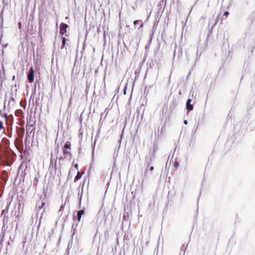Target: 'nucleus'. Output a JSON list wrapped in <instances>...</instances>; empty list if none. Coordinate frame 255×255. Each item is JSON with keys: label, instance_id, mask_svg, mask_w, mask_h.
<instances>
[{"label": "nucleus", "instance_id": "obj_1", "mask_svg": "<svg viewBox=\"0 0 255 255\" xmlns=\"http://www.w3.org/2000/svg\"><path fill=\"white\" fill-rule=\"evenodd\" d=\"M68 25L65 23H61L60 26V33L63 35L67 31Z\"/></svg>", "mask_w": 255, "mask_h": 255}, {"label": "nucleus", "instance_id": "obj_2", "mask_svg": "<svg viewBox=\"0 0 255 255\" xmlns=\"http://www.w3.org/2000/svg\"><path fill=\"white\" fill-rule=\"evenodd\" d=\"M27 78L29 82L32 83L33 81V69L32 68H31L30 69V72L27 76Z\"/></svg>", "mask_w": 255, "mask_h": 255}, {"label": "nucleus", "instance_id": "obj_3", "mask_svg": "<svg viewBox=\"0 0 255 255\" xmlns=\"http://www.w3.org/2000/svg\"><path fill=\"white\" fill-rule=\"evenodd\" d=\"M191 101V99H188L187 102V103H186L187 109L190 111H191L193 110V106H192V105H191L190 104Z\"/></svg>", "mask_w": 255, "mask_h": 255}, {"label": "nucleus", "instance_id": "obj_4", "mask_svg": "<svg viewBox=\"0 0 255 255\" xmlns=\"http://www.w3.org/2000/svg\"><path fill=\"white\" fill-rule=\"evenodd\" d=\"M84 214V211L83 210H80L78 212V213H77V217H78V220H79V221H80V218L82 216V215Z\"/></svg>", "mask_w": 255, "mask_h": 255}, {"label": "nucleus", "instance_id": "obj_5", "mask_svg": "<svg viewBox=\"0 0 255 255\" xmlns=\"http://www.w3.org/2000/svg\"><path fill=\"white\" fill-rule=\"evenodd\" d=\"M71 144L69 142H67L64 145L65 148H70Z\"/></svg>", "mask_w": 255, "mask_h": 255}, {"label": "nucleus", "instance_id": "obj_6", "mask_svg": "<svg viewBox=\"0 0 255 255\" xmlns=\"http://www.w3.org/2000/svg\"><path fill=\"white\" fill-rule=\"evenodd\" d=\"M65 43H66V39H65V38L64 37L62 38V46L61 47V48H63L65 46Z\"/></svg>", "mask_w": 255, "mask_h": 255}, {"label": "nucleus", "instance_id": "obj_7", "mask_svg": "<svg viewBox=\"0 0 255 255\" xmlns=\"http://www.w3.org/2000/svg\"><path fill=\"white\" fill-rule=\"evenodd\" d=\"M80 178H81V175H80L79 173L78 172L76 177V179L78 180V179H79Z\"/></svg>", "mask_w": 255, "mask_h": 255}, {"label": "nucleus", "instance_id": "obj_8", "mask_svg": "<svg viewBox=\"0 0 255 255\" xmlns=\"http://www.w3.org/2000/svg\"><path fill=\"white\" fill-rule=\"evenodd\" d=\"M3 128V124H2V123L0 121V128Z\"/></svg>", "mask_w": 255, "mask_h": 255}, {"label": "nucleus", "instance_id": "obj_9", "mask_svg": "<svg viewBox=\"0 0 255 255\" xmlns=\"http://www.w3.org/2000/svg\"><path fill=\"white\" fill-rule=\"evenodd\" d=\"M74 166H75V168H76L77 169V168H78V164H75L74 165Z\"/></svg>", "mask_w": 255, "mask_h": 255}, {"label": "nucleus", "instance_id": "obj_10", "mask_svg": "<svg viewBox=\"0 0 255 255\" xmlns=\"http://www.w3.org/2000/svg\"><path fill=\"white\" fill-rule=\"evenodd\" d=\"M138 21L137 20H135L134 22H133V23L134 24H136L137 23Z\"/></svg>", "mask_w": 255, "mask_h": 255}, {"label": "nucleus", "instance_id": "obj_11", "mask_svg": "<svg viewBox=\"0 0 255 255\" xmlns=\"http://www.w3.org/2000/svg\"><path fill=\"white\" fill-rule=\"evenodd\" d=\"M184 123L185 124V125H187V121L186 120H185L184 121Z\"/></svg>", "mask_w": 255, "mask_h": 255}, {"label": "nucleus", "instance_id": "obj_12", "mask_svg": "<svg viewBox=\"0 0 255 255\" xmlns=\"http://www.w3.org/2000/svg\"><path fill=\"white\" fill-rule=\"evenodd\" d=\"M228 13H229L228 12L226 11V12H225V14L227 15V14H228Z\"/></svg>", "mask_w": 255, "mask_h": 255}, {"label": "nucleus", "instance_id": "obj_13", "mask_svg": "<svg viewBox=\"0 0 255 255\" xmlns=\"http://www.w3.org/2000/svg\"><path fill=\"white\" fill-rule=\"evenodd\" d=\"M1 242H0V245H1Z\"/></svg>", "mask_w": 255, "mask_h": 255}]
</instances>
